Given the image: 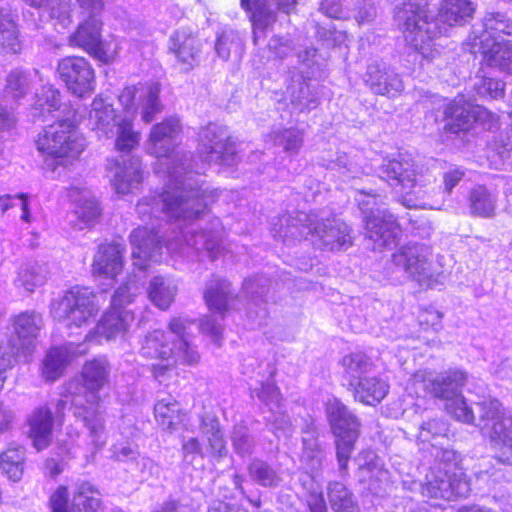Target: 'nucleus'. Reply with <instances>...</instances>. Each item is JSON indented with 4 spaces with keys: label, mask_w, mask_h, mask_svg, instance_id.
<instances>
[{
    "label": "nucleus",
    "mask_w": 512,
    "mask_h": 512,
    "mask_svg": "<svg viewBox=\"0 0 512 512\" xmlns=\"http://www.w3.org/2000/svg\"><path fill=\"white\" fill-rule=\"evenodd\" d=\"M250 475L263 486H273L278 483L276 473L265 463L255 461L250 466Z\"/></svg>",
    "instance_id": "obj_56"
},
{
    "label": "nucleus",
    "mask_w": 512,
    "mask_h": 512,
    "mask_svg": "<svg viewBox=\"0 0 512 512\" xmlns=\"http://www.w3.org/2000/svg\"><path fill=\"white\" fill-rule=\"evenodd\" d=\"M387 181L401 194V202L407 208L440 209L445 201L443 191L425 189L422 176L418 175L410 159H391L382 166Z\"/></svg>",
    "instance_id": "obj_8"
},
{
    "label": "nucleus",
    "mask_w": 512,
    "mask_h": 512,
    "mask_svg": "<svg viewBox=\"0 0 512 512\" xmlns=\"http://www.w3.org/2000/svg\"><path fill=\"white\" fill-rule=\"evenodd\" d=\"M342 364L357 401L375 406L386 397L389 385L382 378L369 375L373 365L365 354L347 355L343 358Z\"/></svg>",
    "instance_id": "obj_12"
},
{
    "label": "nucleus",
    "mask_w": 512,
    "mask_h": 512,
    "mask_svg": "<svg viewBox=\"0 0 512 512\" xmlns=\"http://www.w3.org/2000/svg\"><path fill=\"white\" fill-rule=\"evenodd\" d=\"M200 330L202 333L210 337L211 341L220 345L222 339V326L215 320L213 316H206L200 322Z\"/></svg>",
    "instance_id": "obj_61"
},
{
    "label": "nucleus",
    "mask_w": 512,
    "mask_h": 512,
    "mask_svg": "<svg viewBox=\"0 0 512 512\" xmlns=\"http://www.w3.org/2000/svg\"><path fill=\"white\" fill-rule=\"evenodd\" d=\"M110 364L105 357L87 361L82 368L81 380L85 389L84 397H76L73 402V414L80 420L89 433L95 449H101L107 440L105 420L100 410L99 392L109 381Z\"/></svg>",
    "instance_id": "obj_4"
},
{
    "label": "nucleus",
    "mask_w": 512,
    "mask_h": 512,
    "mask_svg": "<svg viewBox=\"0 0 512 512\" xmlns=\"http://www.w3.org/2000/svg\"><path fill=\"white\" fill-rule=\"evenodd\" d=\"M365 457L369 462L359 464L362 472L371 474V480L375 479L379 482H386L388 480V472L383 468L380 459L373 452H367Z\"/></svg>",
    "instance_id": "obj_58"
},
{
    "label": "nucleus",
    "mask_w": 512,
    "mask_h": 512,
    "mask_svg": "<svg viewBox=\"0 0 512 512\" xmlns=\"http://www.w3.org/2000/svg\"><path fill=\"white\" fill-rule=\"evenodd\" d=\"M447 432V424L438 419L424 422L419 430L418 441L429 443L436 449L435 457L440 460L427 473L426 482L422 486L423 497L429 499L450 501L467 497L471 490L468 481L462 478V473L456 472L457 456L453 450L447 448Z\"/></svg>",
    "instance_id": "obj_2"
},
{
    "label": "nucleus",
    "mask_w": 512,
    "mask_h": 512,
    "mask_svg": "<svg viewBox=\"0 0 512 512\" xmlns=\"http://www.w3.org/2000/svg\"><path fill=\"white\" fill-rule=\"evenodd\" d=\"M327 416L336 437V454L340 470L347 469L348 462L354 450V444L359 436L357 418L337 399H331L326 404Z\"/></svg>",
    "instance_id": "obj_14"
},
{
    "label": "nucleus",
    "mask_w": 512,
    "mask_h": 512,
    "mask_svg": "<svg viewBox=\"0 0 512 512\" xmlns=\"http://www.w3.org/2000/svg\"><path fill=\"white\" fill-rule=\"evenodd\" d=\"M139 292L140 287L136 281L130 280L126 282L115 291L111 307L123 309L122 306L130 304Z\"/></svg>",
    "instance_id": "obj_55"
},
{
    "label": "nucleus",
    "mask_w": 512,
    "mask_h": 512,
    "mask_svg": "<svg viewBox=\"0 0 512 512\" xmlns=\"http://www.w3.org/2000/svg\"><path fill=\"white\" fill-rule=\"evenodd\" d=\"M487 64L499 70L512 74V41L503 44H494V48L482 50L480 53ZM512 117V110L510 113Z\"/></svg>",
    "instance_id": "obj_46"
},
{
    "label": "nucleus",
    "mask_w": 512,
    "mask_h": 512,
    "mask_svg": "<svg viewBox=\"0 0 512 512\" xmlns=\"http://www.w3.org/2000/svg\"><path fill=\"white\" fill-rule=\"evenodd\" d=\"M120 113L117 114L113 105L100 96L94 98L89 113V122L99 137L112 139L114 128Z\"/></svg>",
    "instance_id": "obj_34"
},
{
    "label": "nucleus",
    "mask_w": 512,
    "mask_h": 512,
    "mask_svg": "<svg viewBox=\"0 0 512 512\" xmlns=\"http://www.w3.org/2000/svg\"><path fill=\"white\" fill-rule=\"evenodd\" d=\"M464 171L459 168H452L444 173L443 182L445 192L450 193L452 189L462 180Z\"/></svg>",
    "instance_id": "obj_64"
},
{
    "label": "nucleus",
    "mask_w": 512,
    "mask_h": 512,
    "mask_svg": "<svg viewBox=\"0 0 512 512\" xmlns=\"http://www.w3.org/2000/svg\"><path fill=\"white\" fill-rule=\"evenodd\" d=\"M154 415L158 424L167 431H174L183 422L179 403L171 397L158 400L154 406Z\"/></svg>",
    "instance_id": "obj_38"
},
{
    "label": "nucleus",
    "mask_w": 512,
    "mask_h": 512,
    "mask_svg": "<svg viewBox=\"0 0 512 512\" xmlns=\"http://www.w3.org/2000/svg\"><path fill=\"white\" fill-rule=\"evenodd\" d=\"M57 71L68 90L74 95L83 97L94 90V70L85 58L66 57L59 62Z\"/></svg>",
    "instance_id": "obj_19"
},
{
    "label": "nucleus",
    "mask_w": 512,
    "mask_h": 512,
    "mask_svg": "<svg viewBox=\"0 0 512 512\" xmlns=\"http://www.w3.org/2000/svg\"><path fill=\"white\" fill-rule=\"evenodd\" d=\"M366 237L373 250L382 251L396 243L400 227L392 214L377 209L365 216Z\"/></svg>",
    "instance_id": "obj_21"
},
{
    "label": "nucleus",
    "mask_w": 512,
    "mask_h": 512,
    "mask_svg": "<svg viewBox=\"0 0 512 512\" xmlns=\"http://www.w3.org/2000/svg\"><path fill=\"white\" fill-rule=\"evenodd\" d=\"M475 6L470 0H445L440 9V19L449 26L461 25L470 20Z\"/></svg>",
    "instance_id": "obj_41"
},
{
    "label": "nucleus",
    "mask_w": 512,
    "mask_h": 512,
    "mask_svg": "<svg viewBox=\"0 0 512 512\" xmlns=\"http://www.w3.org/2000/svg\"><path fill=\"white\" fill-rule=\"evenodd\" d=\"M159 92L158 85L138 83L126 86L119 94L121 112L113 136L117 151L128 153L138 148L141 133L134 129V120L140 113L142 120L150 123L161 112Z\"/></svg>",
    "instance_id": "obj_3"
},
{
    "label": "nucleus",
    "mask_w": 512,
    "mask_h": 512,
    "mask_svg": "<svg viewBox=\"0 0 512 512\" xmlns=\"http://www.w3.org/2000/svg\"><path fill=\"white\" fill-rule=\"evenodd\" d=\"M275 235L286 239H299L307 234L313 237V243L322 249L339 251L352 245L351 229L336 218L315 222V218L305 213H299L295 218L284 216L280 219L279 227L274 228Z\"/></svg>",
    "instance_id": "obj_5"
},
{
    "label": "nucleus",
    "mask_w": 512,
    "mask_h": 512,
    "mask_svg": "<svg viewBox=\"0 0 512 512\" xmlns=\"http://www.w3.org/2000/svg\"><path fill=\"white\" fill-rule=\"evenodd\" d=\"M323 459V452L313 438L303 439V453L301 461L305 467L310 471H316L320 468Z\"/></svg>",
    "instance_id": "obj_53"
},
{
    "label": "nucleus",
    "mask_w": 512,
    "mask_h": 512,
    "mask_svg": "<svg viewBox=\"0 0 512 512\" xmlns=\"http://www.w3.org/2000/svg\"><path fill=\"white\" fill-rule=\"evenodd\" d=\"M268 138L289 155L298 154L303 144V133L297 128L276 129L268 135Z\"/></svg>",
    "instance_id": "obj_44"
},
{
    "label": "nucleus",
    "mask_w": 512,
    "mask_h": 512,
    "mask_svg": "<svg viewBox=\"0 0 512 512\" xmlns=\"http://www.w3.org/2000/svg\"><path fill=\"white\" fill-rule=\"evenodd\" d=\"M124 248L117 244L99 246L94 256L92 273L101 279H114L123 269Z\"/></svg>",
    "instance_id": "obj_31"
},
{
    "label": "nucleus",
    "mask_w": 512,
    "mask_h": 512,
    "mask_svg": "<svg viewBox=\"0 0 512 512\" xmlns=\"http://www.w3.org/2000/svg\"><path fill=\"white\" fill-rule=\"evenodd\" d=\"M48 275L49 271L46 264L39 262L25 263L19 267L14 284L17 288L32 293L46 283Z\"/></svg>",
    "instance_id": "obj_36"
},
{
    "label": "nucleus",
    "mask_w": 512,
    "mask_h": 512,
    "mask_svg": "<svg viewBox=\"0 0 512 512\" xmlns=\"http://www.w3.org/2000/svg\"><path fill=\"white\" fill-rule=\"evenodd\" d=\"M204 299L211 311L223 314L229 310L232 300L230 284L226 280H211L204 292Z\"/></svg>",
    "instance_id": "obj_40"
},
{
    "label": "nucleus",
    "mask_w": 512,
    "mask_h": 512,
    "mask_svg": "<svg viewBox=\"0 0 512 512\" xmlns=\"http://www.w3.org/2000/svg\"><path fill=\"white\" fill-rule=\"evenodd\" d=\"M467 379L466 372L459 369L450 370L435 377L427 372H418L414 375L415 383L421 382L425 389L445 401V409L452 417L464 423H471L474 420V414L462 396V387Z\"/></svg>",
    "instance_id": "obj_9"
},
{
    "label": "nucleus",
    "mask_w": 512,
    "mask_h": 512,
    "mask_svg": "<svg viewBox=\"0 0 512 512\" xmlns=\"http://www.w3.org/2000/svg\"><path fill=\"white\" fill-rule=\"evenodd\" d=\"M211 229L201 230L196 224H191L183 232L181 239H174L166 244L171 253L189 254L190 250L204 253L215 258L221 251V227L218 219L211 223Z\"/></svg>",
    "instance_id": "obj_16"
},
{
    "label": "nucleus",
    "mask_w": 512,
    "mask_h": 512,
    "mask_svg": "<svg viewBox=\"0 0 512 512\" xmlns=\"http://www.w3.org/2000/svg\"><path fill=\"white\" fill-rule=\"evenodd\" d=\"M36 144L44 157L45 168L52 172L59 167L73 165L86 148L85 138L70 120H61L46 127L38 135Z\"/></svg>",
    "instance_id": "obj_6"
},
{
    "label": "nucleus",
    "mask_w": 512,
    "mask_h": 512,
    "mask_svg": "<svg viewBox=\"0 0 512 512\" xmlns=\"http://www.w3.org/2000/svg\"><path fill=\"white\" fill-rule=\"evenodd\" d=\"M77 2L84 10L89 11L90 14L78 25L75 32L69 36V43L89 54L102 38L103 21L100 14L104 8V2L103 0H77Z\"/></svg>",
    "instance_id": "obj_18"
},
{
    "label": "nucleus",
    "mask_w": 512,
    "mask_h": 512,
    "mask_svg": "<svg viewBox=\"0 0 512 512\" xmlns=\"http://www.w3.org/2000/svg\"><path fill=\"white\" fill-rule=\"evenodd\" d=\"M328 499L334 512H358L352 493L340 482L329 483Z\"/></svg>",
    "instance_id": "obj_45"
},
{
    "label": "nucleus",
    "mask_w": 512,
    "mask_h": 512,
    "mask_svg": "<svg viewBox=\"0 0 512 512\" xmlns=\"http://www.w3.org/2000/svg\"><path fill=\"white\" fill-rule=\"evenodd\" d=\"M432 249L422 243H409L400 247L392 255V264L396 270L420 285L432 287L436 282L432 270Z\"/></svg>",
    "instance_id": "obj_15"
},
{
    "label": "nucleus",
    "mask_w": 512,
    "mask_h": 512,
    "mask_svg": "<svg viewBox=\"0 0 512 512\" xmlns=\"http://www.w3.org/2000/svg\"><path fill=\"white\" fill-rule=\"evenodd\" d=\"M122 49V39L115 35H108L100 39L89 55L102 64H111L118 58Z\"/></svg>",
    "instance_id": "obj_49"
},
{
    "label": "nucleus",
    "mask_w": 512,
    "mask_h": 512,
    "mask_svg": "<svg viewBox=\"0 0 512 512\" xmlns=\"http://www.w3.org/2000/svg\"><path fill=\"white\" fill-rule=\"evenodd\" d=\"M75 214L78 219L77 226L79 229H84L95 223L100 215V209L97 200L90 192L85 191L80 199L77 200Z\"/></svg>",
    "instance_id": "obj_48"
},
{
    "label": "nucleus",
    "mask_w": 512,
    "mask_h": 512,
    "mask_svg": "<svg viewBox=\"0 0 512 512\" xmlns=\"http://www.w3.org/2000/svg\"><path fill=\"white\" fill-rule=\"evenodd\" d=\"M0 45L9 53H19L22 49L19 39L16 15L7 8L0 9Z\"/></svg>",
    "instance_id": "obj_39"
},
{
    "label": "nucleus",
    "mask_w": 512,
    "mask_h": 512,
    "mask_svg": "<svg viewBox=\"0 0 512 512\" xmlns=\"http://www.w3.org/2000/svg\"><path fill=\"white\" fill-rule=\"evenodd\" d=\"M203 434L208 442L207 450L213 456H221L226 452L225 440L217 420H209L203 423Z\"/></svg>",
    "instance_id": "obj_51"
},
{
    "label": "nucleus",
    "mask_w": 512,
    "mask_h": 512,
    "mask_svg": "<svg viewBox=\"0 0 512 512\" xmlns=\"http://www.w3.org/2000/svg\"><path fill=\"white\" fill-rule=\"evenodd\" d=\"M191 324L186 318L175 317L169 323L168 340L176 350L177 359L188 365L197 364L199 353L191 346L188 340L187 328Z\"/></svg>",
    "instance_id": "obj_32"
},
{
    "label": "nucleus",
    "mask_w": 512,
    "mask_h": 512,
    "mask_svg": "<svg viewBox=\"0 0 512 512\" xmlns=\"http://www.w3.org/2000/svg\"><path fill=\"white\" fill-rule=\"evenodd\" d=\"M232 443L235 451L241 455H245L251 450V440L247 435V431L243 427L235 428L232 435Z\"/></svg>",
    "instance_id": "obj_63"
},
{
    "label": "nucleus",
    "mask_w": 512,
    "mask_h": 512,
    "mask_svg": "<svg viewBox=\"0 0 512 512\" xmlns=\"http://www.w3.org/2000/svg\"><path fill=\"white\" fill-rule=\"evenodd\" d=\"M99 298L84 287H72L50 304V314L68 329H79L91 324L100 310Z\"/></svg>",
    "instance_id": "obj_10"
},
{
    "label": "nucleus",
    "mask_w": 512,
    "mask_h": 512,
    "mask_svg": "<svg viewBox=\"0 0 512 512\" xmlns=\"http://www.w3.org/2000/svg\"><path fill=\"white\" fill-rule=\"evenodd\" d=\"M442 318L443 314L434 309H424L418 316L421 326L425 329L431 328L435 332L442 329Z\"/></svg>",
    "instance_id": "obj_60"
},
{
    "label": "nucleus",
    "mask_w": 512,
    "mask_h": 512,
    "mask_svg": "<svg viewBox=\"0 0 512 512\" xmlns=\"http://www.w3.org/2000/svg\"><path fill=\"white\" fill-rule=\"evenodd\" d=\"M16 339L0 342V391L6 380L7 372L13 367L19 352L29 351L43 326L42 317L35 311H25L12 320Z\"/></svg>",
    "instance_id": "obj_13"
},
{
    "label": "nucleus",
    "mask_w": 512,
    "mask_h": 512,
    "mask_svg": "<svg viewBox=\"0 0 512 512\" xmlns=\"http://www.w3.org/2000/svg\"><path fill=\"white\" fill-rule=\"evenodd\" d=\"M502 35H512V21L502 13H488L483 20V30L474 32L471 41L473 53H482V50L494 48V44L507 43Z\"/></svg>",
    "instance_id": "obj_22"
},
{
    "label": "nucleus",
    "mask_w": 512,
    "mask_h": 512,
    "mask_svg": "<svg viewBox=\"0 0 512 512\" xmlns=\"http://www.w3.org/2000/svg\"><path fill=\"white\" fill-rule=\"evenodd\" d=\"M87 352V347L80 344L75 347L69 344L64 347L51 348L45 355L41 365V377L48 382L59 379L67 365L74 357L81 356Z\"/></svg>",
    "instance_id": "obj_29"
},
{
    "label": "nucleus",
    "mask_w": 512,
    "mask_h": 512,
    "mask_svg": "<svg viewBox=\"0 0 512 512\" xmlns=\"http://www.w3.org/2000/svg\"><path fill=\"white\" fill-rule=\"evenodd\" d=\"M475 88L478 94L491 99L502 97L504 93V84L492 78H482Z\"/></svg>",
    "instance_id": "obj_59"
},
{
    "label": "nucleus",
    "mask_w": 512,
    "mask_h": 512,
    "mask_svg": "<svg viewBox=\"0 0 512 512\" xmlns=\"http://www.w3.org/2000/svg\"><path fill=\"white\" fill-rule=\"evenodd\" d=\"M395 21L416 58L430 61L439 54L434 40L441 34V30L435 21L429 20L424 0L403 2L397 8Z\"/></svg>",
    "instance_id": "obj_7"
},
{
    "label": "nucleus",
    "mask_w": 512,
    "mask_h": 512,
    "mask_svg": "<svg viewBox=\"0 0 512 512\" xmlns=\"http://www.w3.org/2000/svg\"><path fill=\"white\" fill-rule=\"evenodd\" d=\"M28 437L38 451L47 448L53 439V417L50 409H35L28 418Z\"/></svg>",
    "instance_id": "obj_33"
},
{
    "label": "nucleus",
    "mask_w": 512,
    "mask_h": 512,
    "mask_svg": "<svg viewBox=\"0 0 512 512\" xmlns=\"http://www.w3.org/2000/svg\"><path fill=\"white\" fill-rule=\"evenodd\" d=\"M180 131L177 118H167L150 130L145 143L146 151L158 159L156 172L165 178V184L157 199L138 203L137 211L142 216L164 213L176 220L198 219L218 196L217 190L208 191L207 188L198 187L188 173V157L174 152Z\"/></svg>",
    "instance_id": "obj_1"
},
{
    "label": "nucleus",
    "mask_w": 512,
    "mask_h": 512,
    "mask_svg": "<svg viewBox=\"0 0 512 512\" xmlns=\"http://www.w3.org/2000/svg\"><path fill=\"white\" fill-rule=\"evenodd\" d=\"M45 8L49 22L57 32H63L71 26L73 22L71 0H49Z\"/></svg>",
    "instance_id": "obj_43"
},
{
    "label": "nucleus",
    "mask_w": 512,
    "mask_h": 512,
    "mask_svg": "<svg viewBox=\"0 0 512 512\" xmlns=\"http://www.w3.org/2000/svg\"><path fill=\"white\" fill-rule=\"evenodd\" d=\"M141 355L148 359L159 360L152 364V371L156 379L162 377L176 362L177 352L168 340L167 333L155 330L145 337L141 345Z\"/></svg>",
    "instance_id": "obj_20"
},
{
    "label": "nucleus",
    "mask_w": 512,
    "mask_h": 512,
    "mask_svg": "<svg viewBox=\"0 0 512 512\" xmlns=\"http://www.w3.org/2000/svg\"><path fill=\"white\" fill-rule=\"evenodd\" d=\"M471 213L480 217H493L496 210V196L485 187L474 188L469 195Z\"/></svg>",
    "instance_id": "obj_47"
},
{
    "label": "nucleus",
    "mask_w": 512,
    "mask_h": 512,
    "mask_svg": "<svg viewBox=\"0 0 512 512\" xmlns=\"http://www.w3.org/2000/svg\"><path fill=\"white\" fill-rule=\"evenodd\" d=\"M201 50V40L188 27H181L170 36L169 51L173 53L184 71H189L198 65Z\"/></svg>",
    "instance_id": "obj_26"
},
{
    "label": "nucleus",
    "mask_w": 512,
    "mask_h": 512,
    "mask_svg": "<svg viewBox=\"0 0 512 512\" xmlns=\"http://www.w3.org/2000/svg\"><path fill=\"white\" fill-rule=\"evenodd\" d=\"M480 407V429L488 438L496 458L512 465V415L497 400L483 401Z\"/></svg>",
    "instance_id": "obj_11"
},
{
    "label": "nucleus",
    "mask_w": 512,
    "mask_h": 512,
    "mask_svg": "<svg viewBox=\"0 0 512 512\" xmlns=\"http://www.w3.org/2000/svg\"><path fill=\"white\" fill-rule=\"evenodd\" d=\"M60 106V94L52 86H43L41 93L36 95L34 103V116L43 117L44 114L58 110Z\"/></svg>",
    "instance_id": "obj_50"
},
{
    "label": "nucleus",
    "mask_w": 512,
    "mask_h": 512,
    "mask_svg": "<svg viewBox=\"0 0 512 512\" xmlns=\"http://www.w3.org/2000/svg\"><path fill=\"white\" fill-rule=\"evenodd\" d=\"M364 80L375 94L396 97L404 90L400 77L392 71L382 70L378 64L368 66Z\"/></svg>",
    "instance_id": "obj_35"
},
{
    "label": "nucleus",
    "mask_w": 512,
    "mask_h": 512,
    "mask_svg": "<svg viewBox=\"0 0 512 512\" xmlns=\"http://www.w3.org/2000/svg\"><path fill=\"white\" fill-rule=\"evenodd\" d=\"M177 293L175 283L165 277L155 276L150 280L147 288L151 303L161 310H167L173 303Z\"/></svg>",
    "instance_id": "obj_37"
},
{
    "label": "nucleus",
    "mask_w": 512,
    "mask_h": 512,
    "mask_svg": "<svg viewBox=\"0 0 512 512\" xmlns=\"http://www.w3.org/2000/svg\"><path fill=\"white\" fill-rule=\"evenodd\" d=\"M25 449L19 445H10L0 455V467L7 477L17 482L24 473Z\"/></svg>",
    "instance_id": "obj_42"
},
{
    "label": "nucleus",
    "mask_w": 512,
    "mask_h": 512,
    "mask_svg": "<svg viewBox=\"0 0 512 512\" xmlns=\"http://www.w3.org/2000/svg\"><path fill=\"white\" fill-rule=\"evenodd\" d=\"M329 168L338 172L344 180L354 178L360 172L359 167L350 161L345 153L338 154L336 159L330 162Z\"/></svg>",
    "instance_id": "obj_57"
},
{
    "label": "nucleus",
    "mask_w": 512,
    "mask_h": 512,
    "mask_svg": "<svg viewBox=\"0 0 512 512\" xmlns=\"http://www.w3.org/2000/svg\"><path fill=\"white\" fill-rule=\"evenodd\" d=\"M52 512H102L98 491L88 482L76 483L70 491L59 486L50 497Z\"/></svg>",
    "instance_id": "obj_17"
},
{
    "label": "nucleus",
    "mask_w": 512,
    "mask_h": 512,
    "mask_svg": "<svg viewBox=\"0 0 512 512\" xmlns=\"http://www.w3.org/2000/svg\"><path fill=\"white\" fill-rule=\"evenodd\" d=\"M29 84L30 81L25 72L14 70L7 77L5 92L12 98L19 99L26 94Z\"/></svg>",
    "instance_id": "obj_54"
},
{
    "label": "nucleus",
    "mask_w": 512,
    "mask_h": 512,
    "mask_svg": "<svg viewBox=\"0 0 512 512\" xmlns=\"http://www.w3.org/2000/svg\"><path fill=\"white\" fill-rule=\"evenodd\" d=\"M297 0H241V6L251 12L250 19L253 24V39L255 44L264 31L276 20L275 10L289 13L296 5Z\"/></svg>",
    "instance_id": "obj_23"
},
{
    "label": "nucleus",
    "mask_w": 512,
    "mask_h": 512,
    "mask_svg": "<svg viewBox=\"0 0 512 512\" xmlns=\"http://www.w3.org/2000/svg\"><path fill=\"white\" fill-rule=\"evenodd\" d=\"M242 46L243 39L237 32L233 30H225L217 38L215 49L219 57L227 60L232 51L235 53H241Z\"/></svg>",
    "instance_id": "obj_52"
},
{
    "label": "nucleus",
    "mask_w": 512,
    "mask_h": 512,
    "mask_svg": "<svg viewBox=\"0 0 512 512\" xmlns=\"http://www.w3.org/2000/svg\"><path fill=\"white\" fill-rule=\"evenodd\" d=\"M132 245L133 265L140 270L148 266L149 261H157L161 249L159 242L152 230L146 227H139L130 235Z\"/></svg>",
    "instance_id": "obj_30"
},
{
    "label": "nucleus",
    "mask_w": 512,
    "mask_h": 512,
    "mask_svg": "<svg viewBox=\"0 0 512 512\" xmlns=\"http://www.w3.org/2000/svg\"><path fill=\"white\" fill-rule=\"evenodd\" d=\"M134 321V315L126 309L111 307L96 325L94 331L86 335V341L101 343L102 339L107 341L122 335Z\"/></svg>",
    "instance_id": "obj_28"
},
{
    "label": "nucleus",
    "mask_w": 512,
    "mask_h": 512,
    "mask_svg": "<svg viewBox=\"0 0 512 512\" xmlns=\"http://www.w3.org/2000/svg\"><path fill=\"white\" fill-rule=\"evenodd\" d=\"M253 393H256L257 397L267 405L279 407L281 398L278 389L273 383L261 384L259 389H254Z\"/></svg>",
    "instance_id": "obj_62"
},
{
    "label": "nucleus",
    "mask_w": 512,
    "mask_h": 512,
    "mask_svg": "<svg viewBox=\"0 0 512 512\" xmlns=\"http://www.w3.org/2000/svg\"><path fill=\"white\" fill-rule=\"evenodd\" d=\"M200 155L208 163L230 165L234 147L227 142L225 133L215 124H210L200 132Z\"/></svg>",
    "instance_id": "obj_25"
},
{
    "label": "nucleus",
    "mask_w": 512,
    "mask_h": 512,
    "mask_svg": "<svg viewBox=\"0 0 512 512\" xmlns=\"http://www.w3.org/2000/svg\"><path fill=\"white\" fill-rule=\"evenodd\" d=\"M107 170L111 185L116 193L121 195L133 193L143 181L141 161L136 157H131L122 163L109 160Z\"/></svg>",
    "instance_id": "obj_24"
},
{
    "label": "nucleus",
    "mask_w": 512,
    "mask_h": 512,
    "mask_svg": "<svg viewBox=\"0 0 512 512\" xmlns=\"http://www.w3.org/2000/svg\"><path fill=\"white\" fill-rule=\"evenodd\" d=\"M483 113H486L484 108L474 106L462 95L457 96L447 104L444 110L447 121L445 129L451 133L467 131Z\"/></svg>",
    "instance_id": "obj_27"
}]
</instances>
